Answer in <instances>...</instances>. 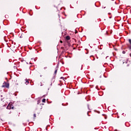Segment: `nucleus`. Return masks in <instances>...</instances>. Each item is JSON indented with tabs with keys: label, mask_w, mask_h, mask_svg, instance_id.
Instances as JSON below:
<instances>
[{
	"label": "nucleus",
	"mask_w": 131,
	"mask_h": 131,
	"mask_svg": "<svg viewBox=\"0 0 131 131\" xmlns=\"http://www.w3.org/2000/svg\"><path fill=\"white\" fill-rule=\"evenodd\" d=\"M42 102L43 103H46V99H43L42 100Z\"/></svg>",
	"instance_id": "423d86ee"
},
{
	"label": "nucleus",
	"mask_w": 131,
	"mask_h": 131,
	"mask_svg": "<svg viewBox=\"0 0 131 131\" xmlns=\"http://www.w3.org/2000/svg\"><path fill=\"white\" fill-rule=\"evenodd\" d=\"M66 38V39H67V40H69V39H70V36H67Z\"/></svg>",
	"instance_id": "39448f33"
},
{
	"label": "nucleus",
	"mask_w": 131,
	"mask_h": 131,
	"mask_svg": "<svg viewBox=\"0 0 131 131\" xmlns=\"http://www.w3.org/2000/svg\"><path fill=\"white\" fill-rule=\"evenodd\" d=\"M44 69H47V67H45V68H44Z\"/></svg>",
	"instance_id": "9b49d317"
},
{
	"label": "nucleus",
	"mask_w": 131,
	"mask_h": 131,
	"mask_svg": "<svg viewBox=\"0 0 131 131\" xmlns=\"http://www.w3.org/2000/svg\"><path fill=\"white\" fill-rule=\"evenodd\" d=\"M60 78H63V79L64 78H63V77H61Z\"/></svg>",
	"instance_id": "f8f14e48"
},
{
	"label": "nucleus",
	"mask_w": 131,
	"mask_h": 131,
	"mask_svg": "<svg viewBox=\"0 0 131 131\" xmlns=\"http://www.w3.org/2000/svg\"><path fill=\"white\" fill-rule=\"evenodd\" d=\"M14 107L13 106V105H12L11 103H9L7 107V109H8L10 110V109H13Z\"/></svg>",
	"instance_id": "f03ea898"
},
{
	"label": "nucleus",
	"mask_w": 131,
	"mask_h": 131,
	"mask_svg": "<svg viewBox=\"0 0 131 131\" xmlns=\"http://www.w3.org/2000/svg\"><path fill=\"white\" fill-rule=\"evenodd\" d=\"M128 41H129V43H130V46L129 49V50H131V39H129Z\"/></svg>",
	"instance_id": "7ed1b4c3"
},
{
	"label": "nucleus",
	"mask_w": 131,
	"mask_h": 131,
	"mask_svg": "<svg viewBox=\"0 0 131 131\" xmlns=\"http://www.w3.org/2000/svg\"><path fill=\"white\" fill-rule=\"evenodd\" d=\"M34 117H36V115L35 114H34Z\"/></svg>",
	"instance_id": "6e6552de"
},
{
	"label": "nucleus",
	"mask_w": 131,
	"mask_h": 131,
	"mask_svg": "<svg viewBox=\"0 0 131 131\" xmlns=\"http://www.w3.org/2000/svg\"><path fill=\"white\" fill-rule=\"evenodd\" d=\"M9 84L8 83H7L6 82H4L3 84L2 88H9Z\"/></svg>",
	"instance_id": "f257e3e1"
},
{
	"label": "nucleus",
	"mask_w": 131,
	"mask_h": 131,
	"mask_svg": "<svg viewBox=\"0 0 131 131\" xmlns=\"http://www.w3.org/2000/svg\"><path fill=\"white\" fill-rule=\"evenodd\" d=\"M25 81H26V84L28 85V83H29V81H28V80H27V79H25Z\"/></svg>",
	"instance_id": "20e7f679"
},
{
	"label": "nucleus",
	"mask_w": 131,
	"mask_h": 131,
	"mask_svg": "<svg viewBox=\"0 0 131 131\" xmlns=\"http://www.w3.org/2000/svg\"><path fill=\"white\" fill-rule=\"evenodd\" d=\"M123 54H125V51H123Z\"/></svg>",
	"instance_id": "9d476101"
},
{
	"label": "nucleus",
	"mask_w": 131,
	"mask_h": 131,
	"mask_svg": "<svg viewBox=\"0 0 131 131\" xmlns=\"http://www.w3.org/2000/svg\"><path fill=\"white\" fill-rule=\"evenodd\" d=\"M60 42H61V43H62L63 41L62 40H60Z\"/></svg>",
	"instance_id": "1a4fd4ad"
},
{
	"label": "nucleus",
	"mask_w": 131,
	"mask_h": 131,
	"mask_svg": "<svg viewBox=\"0 0 131 131\" xmlns=\"http://www.w3.org/2000/svg\"><path fill=\"white\" fill-rule=\"evenodd\" d=\"M57 70H56L55 71V72H54V73H55V74H57Z\"/></svg>",
	"instance_id": "0eeeda50"
}]
</instances>
